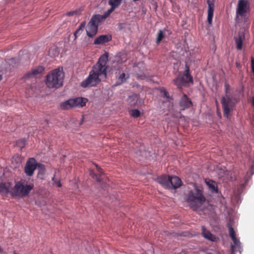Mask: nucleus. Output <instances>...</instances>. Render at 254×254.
<instances>
[{
    "mask_svg": "<svg viewBox=\"0 0 254 254\" xmlns=\"http://www.w3.org/2000/svg\"><path fill=\"white\" fill-rule=\"evenodd\" d=\"M108 55L107 53L102 55L99 59L98 63L93 67L96 68L99 71L101 70L103 72L106 73V63L108 61Z\"/></svg>",
    "mask_w": 254,
    "mask_h": 254,
    "instance_id": "9",
    "label": "nucleus"
},
{
    "mask_svg": "<svg viewBox=\"0 0 254 254\" xmlns=\"http://www.w3.org/2000/svg\"><path fill=\"white\" fill-rule=\"evenodd\" d=\"M2 79V76L0 75V81Z\"/></svg>",
    "mask_w": 254,
    "mask_h": 254,
    "instance_id": "42",
    "label": "nucleus"
},
{
    "mask_svg": "<svg viewBox=\"0 0 254 254\" xmlns=\"http://www.w3.org/2000/svg\"><path fill=\"white\" fill-rule=\"evenodd\" d=\"M207 2L208 5L207 20L209 24H211L213 16L214 0H207Z\"/></svg>",
    "mask_w": 254,
    "mask_h": 254,
    "instance_id": "12",
    "label": "nucleus"
},
{
    "mask_svg": "<svg viewBox=\"0 0 254 254\" xmlns=\"http://www.w3.org/2000/svg\"><path fill=\"white\" fill-rule=\"evenodd\" d=\"M85 22H83L80 24L79 28L76 30V31L74 33V39H76L78 36L81 33V32L83 31V30L85 28Z\"/></svg>",
    "mask_w": 254,
    "mask_h": 254,
    "instance_id": "25",
    "label": "nucleus"
},
{
    "mask_svg": "<svg viewBox=\"0 0 254 254\" xmlns=\"http://www.w3.org/2000/svg\"><path fill=\"white\" fill-rule=\"evenodd\" d=\"M130 114L131 116L134 118H137L140 116V112L138 110H131Z\"/></svg>",
    "mask_w": 254,
    "mask_h": 254,
    "instance_id": "30",
    "label": "nucleus"
},
{
    "mask_svg": "<svg viewBox=\"0 0 254 254\" xmlns=\"http://www.w3.org/2000/svg\"><path fill=\"white\" fill-rule=\"evenodd\" d=\"M52 180L53 181V185L54 186L57 187H61L62 186V184L61 183L60 181L56 178L55 177L53 178Z\"/></svg>",
    "mask_w": 254,
    "mask_h": 254,
    "instance_id": "29",
    "label": "nucleus"
},
{
    "mask_svg": "<svg viewBox=\"0 0 254 254\" xmlns=\"http://www.w3.org/2000/svg\"><path fill=\"white\" fill-rule=\"evenodd\" d=\"M96 68L93 67L90 72L88 77L81 83V86L83 88L96 86L102 78H105L107 73L101 70L99 71Z\"/></svg>",
    "mask_w": 254,
    "mask_h": 254,
    "instance_id": "6",
    "label": "nucleus"
},
{
    "mask_svg": "<svg viewBox=\"0 0 254 254\" xmlns=\"http://www.w3.org/2000/svg\"><path fill=\"white\" fill-rule=\"evenodd\" d=\"M10 185L8 183H0V193H7L9 190Z\"/></svg>",
    "mask_w": 254,
    "mask_h": 254,
    "instance_id": "23",
    "label": "nucleus"
},
{
    "mask_svg": "<svg viewBox=\"0 0 254 254\" xmlns=\"http://www.w3.org/2000/svg\"><path fill=\"white\" fill-rule=\"evenodd\" d=\"M112 12H110V9H109L108 10L107 12H106L104 15H100L101 16V20L103 19H105L106 18H107L109 15Z\"/></svg>",
    "mask_w": 254,
    "mask_h": 254,
    "instance_id": "35",
    "label": "nucleus"
},
{
    "mask_svg": "<svg viewBox=\"0 0 254 254\" xmlns=\"http://www.w3.org/2000/svg\"><path fill=\"white\" fill-rule=\"evenodd\" d=\"M225 96L222 97L221 102L224 110V115L227 118H228L233 106L237 101L233 98L231 89L227 83L225 84Z\"/></svg>",
    "mask_w": 254,
    "mask_h": 254,
    "instance_id": "4",
    "label": "nucleus"
},
{
    "mask_svg": "<svg viewBox=\"0 0 254 254\" xmlns=\"http://www.w3.org/2000/svg\"><path fill=\"white\" fill-rule=\"evenodd\" d=\"M252 104H253V106H254V97H253V100H252Z\"/></svg>",
    "mask_w": 254,
    "mask_h": 254,
    "instance_id": "41",
    "label": "nucleus"
},
{
    "mask_svg": "<svg viewBox=\"0 0 254 254\" xmlns=\"http://www.w3.org/2000/svg\"><path fill=\"white\" fill-rule=\"evenodd\" d=\"M173 82L178 87H181L185 84L184 80L180 76H178L176 79H174Z\"/></svg>",
    "mask_w": 254,
    "mask_h": 254,
    "instance_id": "26",
    "label": "nucleus"
},
{
    "mask_svg": "<svg viewBox=\"0 0 254 254\" xmlns=\"http://www.w3.org/2000/svg\"><path fill=\"white\" fill-rule=\"evenodd\" d=\"M25 141L24 139H22L21 140H19L18 142V143H21L22 145H24L25 144Z\"/></svg>",
    "mask_w": 254,
    "mask_h": 254,
    "instance_id": "40",
    "label": "nucleus"
},
{
    "mask_svg": "<svg viewBox=\"0 0 254 254\" xmlns=\"http://www.w3.org/2000/svg\"><path fill=\"white\" fill-rule=\"evenodd\" d=\"M237 47L238 50H241L242 47V41L241 37L239 39H236Z\"/></svg>",
    "mask_w": 254,
    "mask_h": 254,
    "instance_id": "32",
    "label": "nucleus"
},
{
    "mask_svg": "<svg viewBox=\"0 0 254 254\" xmlns=\"http://www.w3.org/2000/svg\"><path fill=\"white\" fill-rule=\"evenodd\" d=\"M44 71V68L42 66H38L33 68L30 71L28 72L25 76L26 79L30 78H37L42 75Z\"/></svg>",
    "mask_w": 254,
    "mask_h": 254,
    "instance_id": "11",
    "label": "nucleus"
},
{
    "mask_svg": "<svg viewBox=\"0 0 254 254\" xmlns=\"http://www.w3.org/2000/svg\"><path fill=\"white\" fill-rule=\"evenodd\" d=\"M229 234L231 238L236 237V234L233 227L230 226L229 227Z\"/></svg>",
    "mask_w": 254,
    "mask_h": 254,
    "instance_id": "33",
    "label": "nucleus"
},
{
    "mask_svg": "<svg viewBox=\"0 0 254 254\" xmlns=\"http://www.w3.org/2000/svg\"><path fill=\"white\" fill-rule=\"evenodd\" d=\"M46 84L49 88H58L63 85L64 73L62 69L56 68L53 70L46 76Z\"/></svg>",
    "mask_w": 254,
    "mask_h": 254,
    "instance_id": "3",
    "label": "nucleus"
},
{
    "mask_svg": "<svg viewBox=\"0 0 254 254\" xmlns=\"http://www.w3.org/2000/svg\"><path fill=\"white\" fill-rule=\"evenodd\" d=\"M95 166L98 172L101 174L102 173V170L97 164H95Z\"/></svg>",
    "mask_w": 254,
    "mask_h": 254,
    "instance_id": "39",
    "label": "nucleus"
},
{
    "mask_svg": "<svg viewBox=\"0 0 254 254\" xmlns=\"http://www.w3.org/2000/svg\"><path fill=\"white\" fill-rule=\"evenodd\" d=\"M73 108L75 107H82L85 106L88 100L85 98L78 97L74 99H72Z\"/></svg>",
    "mask_w": 254,
    "mask_h": 254,
    "instance_id": "17",
    "label": "nucleus"
},
{
    "mask_svg": "<svg viewBox=\"0 0 254 254\" xmlns=\"http://www.w3.org/2000/svg\"><path fill=\"white\" fill-rule=\"evenodd\" d=\"M186 200L191 208L196 210L202 205L206 199L202 193V190L194 186L193 189L190 190L187 195Z\"/></svg>",
    "mask_w": 254,
    "mask_h": 254,
    "instance_id": "1",
    "label": "nucleus"
},
{
    "mask_svg": "<svg viewBox=\"0 0 254 254\" xmlns=\"http://www.w3.org/2000/svg\"><path fill=\"white\" fill-rule=\"evenodd\" d=\"M186 73L184 74L182 77L183 79L184 80L185 83L189 82H192V77L190 76L189 71V69L188 67H187V69L186 70Z\"/></svg>",
    "mask_w": 254,
    "mask_h": 254,
    "instance_id": "24",
    "label": "nucleus"
},
{
    "mask_svg": "<svg viewBox=\"0 0 254 254\" xmlns=\"http://www.w3.org/2000/svg\"><path fill=\"white\" fill-rule=\"evenodd\" d=\"M234 245H232V249L234 251L236 248H239L240 247V242L236 237L232 238Z\"/></svg>",
    "mask_w": 254,
    "mask_h": 254,
    "instance_id": "27",
    "label": "nucleus"
},
{
    "mask_svg": "<svg viewBox=\"0 0 254 254\" xmlns=\"http://www.w3.org/2000/svg\"><path fill=\"white\" fill-rule=\"evenodd\" d=\"M249 8V2L247 0H240L237 9V15L243 16L247 12Z\"/></svg>",
    "mask_w": 254,
    "mask_h": 254,
    "instance_id": "10",
    "label": "nucleus"
},
{
    "mask_svg": "<svg viewBox=\"0 0 254 254\" xmlns=\"http://www.w3.org/2000/svg\"><path fill=\"white\" fill-rule=\"evenodd\" d=\"M37 167H38V169H39L42 172V173H40L38 174V177L42 178V177H40V175H43L45 169L44 166L42 164H38L37 165L36 164V161L34 158H31L27 161L25 166V173L29 176H32L33 174V172L36 169Z\"/></svg>",
    "mask_w": 254,
    "mask_h": 254,
    "instance_id": "7",
    "label": "nucleus"
},
{
    "mask_svg": "<svg viewBox=\"0 0 254 254\" xmlns=\"http://www.w3.org/2000/svg\"><path fill=\"white\" fill-rule=\"evenodd\" d=\"M137 100V95L133 94L128 96L127 102L130 105L134 106L136 104Z\"/></svg>",
    "mask_w": 254,
    "mask_h": 254,
    "instance_id": "21",
    "label": "nucleus"
},
{
    "mask_svg": "<svg viewBox=\"0 0 254 254\" xmlns=\"http://www.w3.org/2000/svg\"><path fill=\"white\" fill-rule=\"evenodd\" d=\"M90 175L97 181H100L99 177L98 175H95L92 170H90Z\"/></svg>",
    "mask_w": 254,
    "mask_h": 254,
    "instance_id": "34",
    "label": "nucleus"
},
{
    "mask_svg": "<svg viewBox=\"0 0 254 254\" xmlns=\"http://www.w3.org/2000/svg\"><path fill=\"white\" fill-rule=\"evenodd\" d=\"M202 235L204 238L212 242H215L218 240V238L212 234L203 226H202Z\"/></svg>",
    "mask_w": 254,
    "mask_h": 254,
    "instance_id": "15",
    "label": "nucleus"
},
{
    "mask_svg": "<svg viewBox=\"0 0 254 254\" xmlns=\"http://www.w3.org/2000/svg\"><path fill=\"white\" fill-rule=\"evenodd\" d=\"M170 185L171 186V189H177L181 186L182 181L177 176H170Z\"/></svg>",
    "mask_w": 254,
    "mask_h": 254,
    "instance_id": "13",
    "label": "nucleus"
},
{
    "mask_svg": "<svg viewBox=\"0 0 254 254\" xmlns=\"http://www.w3.org/2000/svg\"><path fill=\"white\" fill-rule=\"evenodd\" d=\"M111 39V37L108 35H102L98 37L94 42L96 45L104 44L109 41Z\"/></svg>",
    "mask_w": 254,
    "mask_h": 254,
    "instance_id": "18",
    "label": "nucleus"
},
{
    "mask_svg": "<svg viewBox=\"0 0 254 254\" xmlns=\"http://www.w3.org/2000/svg\"><path fill=\"white\" fill-rule=\"evenodd\" d=\"M128 78V76L126 75L125 73H122L118 78V83L117 84H120L126 81Z\"/></svg>",
    "mask_w": 254,
    "mask_h": 254,
    "instance_id": "28",
    "label": "nucleus"
},
{
    "mask_svg": "<svg viewBox=\"0 0 254 254\" xmlns=\"http://www.w3.org/2000/svg\"><path fill=\"white\" fill-rule=\"evenodd\" d=\"M157 182L165 188L171 189L169 176L163 175L157 179Z\"/></svg>",
    "mask_w": 254,
    "mask_h": 254,
    "instance_id": "14",
    "label": "nucleus"
},
{
    "mask_svg": "<svg viewBox=\"0 0 254 254\" xmlns=\"http://www.w3.org/2000/svg\"><path fill=\"white\" fill-rule=\"evenodd\" d=\"M72 99L67 100L65 102L62 103L60 105V107L63 110H67L73 108Z\"/></svg>",
    "mask_w": 254,
    "mask_h": 254,
    "instance_id": "20",
    "label": "nucleus"
},
{
    "mask_svg": "<svg viewBox=\"0 0 254 254\" xmlns=\"http://www.w3.org/2000/svg\"><path fill=\"white\" fill-rule=\"evenodd\" d=\"M191 101L187 97L186 95H184L181 98L180 101V106L182 110H185L187 108H190L191 106Z\"/></svg>",
    "mask_w": 254,
    "mask_h": 254,
    "instance_id": "16",
    "label": "nucleus"
},
{
    "mask_svg": "<svg viewBox=\"0 0 254 254\" xmlns=\"http://www.w3.org/2000/svg\"><path fill=\"white\" fill-rule=\"evenodd\" d=\"M33 188L32 183L22 180L16 183L11 190V193L12 196L19 198L27 196Z\"/></svg>",
    "mask_w": 254,
    "mask_h": 254,
    "instance_id": "2",
    "label": "nucleus"
},
{
    "mask_svg": "<svg viewBox=\"0 0 254 254\" xmlns=\"http://www.w3.org/2000/svg\"><path fill=\"white\" fill-rule=\"evenodd\" d=\"M122 0H109V4L111 6L110 12H112L121 3Z\"/></svg>",
    "mask_w": 254,
    "mask_h": 254,
    "instance_id": "22",
    "label": "nucleus"
},
{
    "mask_svg": "<svg viewBox=\"0 0 254 254\" xmlns=\"http://www.w3.org/2000/svg\"><path fill=\"white\" fill-rule=\"evenodd\" d=\"M77 12L76 11H69V12H68L66 13V15L67 16H72L74 14H76Z\"/></svg>",
    "mask_w": 254,
    "mask_h": 254,
    "instance_id": "38",
    "label": "nucleus"
},
{
    "mask_svg": "<svg viewBox=\"0 0 254 254\" xmlns=\"http://www.w3.org/2000/svg\"><path fill=\"white\" fill-rule=\"evenodd\" d=\"M163 37H164V36H163L162 31L160 30L158 33L156 43L157 44H159L160 42V41L162 40V39H163Z\"/></svg>",
    "mask_w": 254,
    "mask_h": 254,
    "instance_id": "31",
    "label": "nucleus"
},
{
    "mask_svg": "<svg viewBox=\"0 0 254 254\" xmlns=\"http://www.w3.org/2000/svg\"><path fill=\"white\" fill-rule=\"evenodd\" d=\"M205 183L209 190L213 192H217V184L215 182L211 180H206Z\"/></svg>",
    "mask_w": 254,
    "mask_h": 254,
    "instance_id": "19",
    "label": "nucleus"
},
{
    "mask_svg": "<svg viewBox=\"0 0 254 254\" xmlns=\"http://www.w3.org/2000/svg\"><path fill=\"white\" fill-rule=\"evenodd\" d=\"M101 21L100 15H93L88 23L86 29L87 35L90 37H94L97 32L98 26Z\"/></svg>",
    "mask_w": 254,
    "mask_h": 254,
    "instance_id": "8",
    "label": "nucleus"
},
{
    "mask_svg": "<svg viewBox=\"0 0 254 254\" xmlns=\"http://www.w3.org/2000/svg\"><path fill=\"white\" fill-rule=\"evenodd\" d=\"M161 92L164 97H166L167 99L169 98V94L165 89L161 90Z\"/></svg>",
    "mask_w": 254,
    "mask_h": 254,
    "instance_id": "37",
    "label": "nucleus"
},
{
    "mask_svg": "<svg viewBox=\"0 0 254 254\" xmlns=\"http://www.w3.org/2000/svg\"><path fill=\"white\" fill-rule=\"evenodd\" d=\"M96 68L93 67L90 72L88 77L81 83V86L83 88L96 86L102 78H105L107 73L101 70L99 71Z\"/></svg>",
    "mask_w": 254,
    "mask_h": 254,
    "instance_id": "5",
    "label": "nucleus"
},
{
    "mask_svg": "<svg viewBox=\"0 0 254 254\" xmlns=\"http://www.w3.org/2000/svg\"><path fill=\"white\" fill-rule=\"evenodd\" d=\"M112 12H110V9H109L108 10L107 12H106L104 15H100L101 16V20L103 19H105L106 18H107L109 15Z\"/></svg>",
    "mask_w": 254,
    "mask_h": 254,
    "instance_id": "36",
    "label": "nucleus"
}]
</instances>
